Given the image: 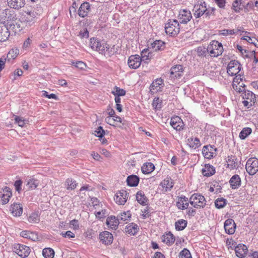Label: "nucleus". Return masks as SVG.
<instances>
[{"label":"nucleus","mask_w":258,"mask_h":258,"mask_svg":"<svg viewBox=\"0 0 258 258\" xmlns=\"http://www.w3.org/2000/svg\"><path fill=\"white\" fill-rule=\"evenodd\" d=\"M181 30L182 27L177 20H169L165 26L166 33L171 36H177Z\"/></svg>","instance_id":"obj_1"},{"label":"nucleus","mask_w":258,"mask_h":258,"mask_svg":"<svg viewBox=\"0 0 258 258\" xmlns=\"http://www.w3.org/2000/svg\"><path fill=\"white\" fill-rule=\"evenodd\" d=\"M90 45L92 49L102 54H105L106 51H109V45L103 40L100 41L95 38H91Z\"/></svg>","instance_id":"obj_2"},{"label":"nucleus","mask_w":258,"mask_h":258,"mask_svg":"<svg viewBox=\"0 0 258 258\" xmlns=\"http://www.w3.org/2000/svg\"><path fill=\"white\" fill-rule=\"evenodd\" d=\"M189 203L197 209L204 208L206 204L205 197L199 194H194L189 199Z\"/></svg>","instance_id":"obj_3"},{"label":"nucleus","mask_w":258,"mask_h":258,"mask_svg":"<svg viewBox=\"0 0 258 258\" xmlns=\"http://www.w3.org/2000/svg\"><path fill=\"white\" fill-rule=\"evenodd\" d=\"M210 55L213 57H217L221 55L223 51V48L221 43L218 41H212L208 46Z\"/></svg>","instance_id":"obj_4"},{"label":"nucleus","mask_w":258,"mask_h":258,"mask_svg":"<svg viewBox=\"0 0 258 258\" xmlns=\"http://www.w3.org/2000/svg\"><path fill=\"white\" fill-rule=\"evenodd\" d=\"M16 16L17 15L13 10L6 9L0 13V20L4 22H7V24H8L10 23L15 22L17 20Z\"/></svg>","instance_id":"obj_5"},{"label":"nucleus","mask_w":258,"mask_h":258,"mask_svg":"<svg viewBox=\"0 0 258 258\" xmlns=\"http://www.w3.org/2000/svg\"><path fill=\"white\" fill-rule=\"evenodd\" d=\"M13 250L22 258L27 257L30 252V248L29 247L19 243H15L13 244Z\"/></svg>","instance_id":"obj_6"},{"label":"nucleus","mask_w":258,"mask_h":258,"mask_svg":"<svg viewBox=\"0 0 258 258\" xmlns=\"http://www.w3.org/2000/svg\"><path fill=\"white\" fill-rule=\"evenodd\" d=\"M245 168L249 175L255 174L258 171V160L255 158H249L246 162Z\"/></svg>","instance_id":"obj_7"},{"label":"nucleus","mask_w":258,"mask_h":258,"mask_svg":"<svg viewBox=\"0 0 258 258\" xmlns=\"http://www.w3.org/2000/svg\"><path fill=\"white\" fill-rule=\"evenodd\" d=\"M242 69V66L236 60H231L227 66V73L229 75L233 76L237 74Z\"/></svg>","instance_id":"obj_8"},{"label":"nucleus","mask_w":258,"mask_h":258,"mask_svg":"<svg viewBox=\"0 0 258 258\" xmlns=\"http://www.w3.org/2000/svg\"><path fill=\"white\" fill-rule=\"evenodd\" d=\"M206 10L207 7L206 3L203 1H199L197 4L194 5L193 9L194 16L198 18L203 15H205Z\"/></svg>","instance_id":"obj_9"},{"label":"nucleus","mask_w":258,"mask_h":258,"mask_svg":"<svg viewBox=\"0 0 258 258\" xmlns=\"http://www.w3.org/2000/svg\"><path fill=\"white\" fill-rule=\"evenodd\" d=\"M37 13L34 11H31L26 13L21 19L22 21L26 23V26H30L36 21Z\"/></svg>","instance_id":"obj_10"},{"label":"nucleus","mask_w":258,"mask_h":258,"mask_svg":"<svg viewBox=\"0 0 258 258\" xmlns=\"http://www.w3.org/2000/svg\"><path fill=\"white\" fill-rule=\"evenodd\" d=\"M191 18L192 16L189 11L183 9L179 11L178 16V21L180 24H187Z\"/></svg>","instance_id":"obj_11"},{"label":"nucleus","mask_w":258,"mask_h":258,"mask_svg":"<svg viewBox=\"0 0 258 258\" xmlns=\"http://www.w3.org/2000/svg\"><path fill=\"white\" fill-rule=\"evenodd\" d=\"M142 58L138 55H133L129 57L128 59V65L131 69H137L141 65Z\"/></svg>","instance_id":"obj_12"},{"label":"nucleus","mask_w":258,"mask_h":258,"mask_svg":"<svg viewBox=\"0 0 258 258\" xmlns=\"http://www.w3.org/2000/svg\"><path fill=\"white\" fill-rule=\"evenodd\" d=\"M174 185L173 180L170 177H166L159 185V189L162 192H166L171 190Z\"/></svg>","instance_id":"obj_13"},{"label":"nucleus","mask_w":258,"mask_h":258,"mask_svg":"<svg viewBox=\"0 0 258 258\" xmlns=\"http://www.w3.org/2000/svg\"><path fill=\"white\" fill-rule=\"evenodd\" d=\"M170 125L177 131L183 130L185 125L181 118L177 116L171 118Z\"/></svg>","instance_id":"obj_14"},{"label":"nucleus","mask_w":258,"mask_h":258,"mask_svg":"<svg viewBox=\"0 0 258 258\" xmlns=\"http://www.w3.org/2000/svg\"><path fill=\"white\" fill-rule=\"evenodd\" d=\"M128 193L125 190L119 191L115 195L114 199L116 203L123 205L126 202Z\"/></svg>","instance_id":"obj_15"},{"label":"nucleus","mask_w":258,"mask_h":258,"mask_svg":"<svg viewBox=\"0 0 258 258\" xmlns=\"http://www.w3.org/2000/svg\"><path fill=\"white\" fill-rule=\"evenodd\" d=\"M217 151V149L214 146L209 145L204 146L203 148L202 153L205 158L210 159L213 157L214 152Z\"/></svg>","instance_id":"obj_16"},{"label":"nucleus","mask_w":258,"mask_h":258,"mask_svg":"<svg viewBox=\"0 0 258 258\" xmlns=\"http://www.w3.org/2000/svg\"><path fill=\"white\" fill-rule=\"evenodd\" d=\"M224 227L226 233L233 234L235 232L236 224L233 219H227L224 222Z\"/></svg>","instance_id":"obj_17"},{"label":"nucleus","mask_w":258,"mask_h":258,"mask_svg":"<svg viewBox=\"0 0 258 258\" xmlns=\"http://www.w3.org/2000/svg\"><path fill=\"white\" fill-rule=\"evenodd\" d=\"M248 249L246 246L243 244H239L235 246L236 255L239 258H244L247 253Z\"/></svg>","instance_id":"obj_18"},{"label":"nucleus","mask_w":258,"mask_h":258,"mask_svg":"<svg viewBox=\"0 0 258 258\" xmlns=\"http://www.w3.org/2000/svg\"><path fill=\"white\" fill-rule=\"evenodd\" d=\"M10 35V31L8 25L0 23V42L6 41Z\"/></svg>","instance_id":"obj_19"},{"label":"nucleus","mask_w":258,"mask_h":258,"mask_svg":"<svg viewBox=\"0 0 258 258\" xmlns=\"http://www.w3.org/2000/svg\"><path fill=\"white\" fill-rule=\"evenodd\" d=\"M10 210L14 216L19 217L23 213V207L20 203H14L11 205Z\"/></svg>","instance_id":"obj_20"},{"label":"nucleus","mask_w":258,"mask_h":258,"mask_svg":"<svg viewBox=\"0 0 258 258\" xmlns=\"http://www.w3.org/2000/svg\"><path fill=\"white\" fill-rule=\"evenodd\" d=\"M24 23L22 20H16L15 22L10 23L7 24L10 31H12L15 34L20 32L23 28L22 24Z\"/></svg>","instance_id":"obj_21"},{"label":"nucleus","mask_w":258,"mask_h":258,"mask_svg":"<svg viewBox=\"0 0 258 258\" xmlns=\"http://www.w3.org/2000/svg\"><path fill=\"white\" fill-rule=\"evenodd\" d=\"M99 239L102 243L108 245L112 242L113 236L111 233L108 231H104L100 233Z\"/></svg>","instance_id":"obj_22"},{"label":"nucleus","mask_w":258,"mask_h":258,"mask_svg":"<svg viewBox=\"0 0 258 258\" xmlns=\"http://www.w3.org/2000/svg\"><path fill=\"white\" fill-rule=\"evenodd\" d=\"M8 6L16 10H19L24 7L25 5V0H7Z\"/></svg>","instance_id":"obj_23"},{"label":"nucleus","mask_w":258,"mask_h":258,"mask_svg":"<svg viewBox=\"0 0 258 258\" xmlns=\"http://www.w3.org/2000/svg\"><path fill=\"white\" fill-rule=\"evenodd\" d=\"M90 10V5L89 3L85 2L81 4L78 10V15L81 17L86 16Z\"/></svg>","instance_id":"obj_24"},{"label":"nucleus","mask_w":258,"mask_h":258,"mask_svg":"<svg viewBox=\"0 0 258 258\" xmlns=\"http://www.w3.org/2000/svg\"><path fill=\"white\" fill-rule=\"evenodd\" d=\"M183 72V67L181 65L178 64L173 67L170 69L171 77L173 78H180Z\"/></svg>","instance_id":"obj_25"},{"label":"nucleus","mask_w":258,"mask_h":258,"mask_svg":"<svg viewBox=\"0 0 258 258\" xmlns=\"http://www.w3.org/2000/svg\"><path fill=\"white\" fill-rule=\"evenodd\" d=\"M3 194L1 197V201L3 205L7 204L10 201V198L12 196V193L9 187L6 186L3 188Z\"/></svg>","instance_id":"obj_26"},{"label":"nucleus","mask_w":258,"mask_h":258,"mask_svg":"<svg viewBox=\"0 0 258 258\" xmlns=\"http://www.w3.org/2000/svg\"><path fill=\"white\" fill-rule=\"evenodd\" d=\"M241 178L237 174L233 175L229 180L230 187L232 189H237L241 185Z\"/></svg>","instance_id":"obj_27"},{"label":"nucleus","mask_w":258,"mask_h":258,"mask_svg":"<svg viewBox=\"0 0 258 258\" xmlns=\"http://www.w3.org/2000/svg\"><path fill=\"white\" fill-rule=\"evenodd\" d=\"M202 173L204 176L209 177L215 174V169L212 165L206 164L202 169Z\"/></svg>","instance_id":"obj_28"},{"label":"nucleus","mask_w":258,"mask_h":258,"mask_svg":"<svg viewBox=\"0 0 258 258\" xmlns=\"http://www.w3.org/2000/svg\"><path fill=\"white\" fill-rule=\"evenodd\" d=\"M20 235L24 238L31 239L34 241H37L39 239V237L36 233L30 231H23L20 233Z\"/></svg>","instance_id":"obj_29"},{"label":"nucleus","mask_w":258,"mask_h":258,"mask_svg":"<svg viewBox=\"0 0 258 258\" xmlns=\"http://www.w3.org/2000/svg\"><path fill=\"white\" fill-rule=\"evenodd\" d=\"M106 223L111 228L116 229L120 222H119L117 217L116 218L115 216H111L107 218Z\"/></svg>","instance_id":"obj_30"},{"label":"nucleus","mask_w":258,"mask_h":258,"mask_svg":"<svg viewBox=\"0 0 258 258\" xmlns=\"http://www.w3.org/2000/svg\"><path fill=\"white\" fill-rule=\"evenodd\" d=\"M139 230V227L134 223L128 224L125 227L126 232L131 235H135Z\"/></svg>","instance_id":"obj_31"},{"label":"nucleus","mask_w":258,"mask_h":258,"mask_svg":"<svg viewBox=\"0 0 258 258\" xmlns=\"http://www.w3.org/2000/svg\"><path fill=\"white\" fill-rule=\"evenodd\" d=\"M152 48L155 51H162L165 48V43L161 40H155L151 43Z\"/></svg>","instance_id":"obj_32"},{"label":"nucleus","mask_w":258,"mask_h":258,"mask_svg":"<svg viewBox=\"0 0 258 258\" xmlns=\"http://www.w3.org/2000/svg\"><path fill=\"white\" fill-rule=\"evenodd\" d=\"M140 181L139 177L136 175H131L127 177V184L130 186H136L138 185Z\"/></svg>","instance_id":"obj_33"},{"label":"nucleus","mask_w":258,"mask_h":258,"mask_svg":"<svg viewBox=\"0 0 258 258\" xmlns=\"http://www.w3.org/2000/svg\"><path fill=\"white\" fill-rule=\"evenodd\" d=\"M162 241L168 245H171L175 241L174 236L171 232H169L166 235H163L162 238Z\"/></svg>","instance_id":"obj_34"},{"label":"nucleus","mask_w":258,"mask_h":258,"mask_svg":"<svg viewBox=\"0 0 258 258\" xmlns=\"http://www.w3.org/2000/svg\"><path fill=\"white\" fill-rule=\"evenodd\" d=\"M19 53V50L17 48L11 49L7 54L6 58L8 62H11V61L15 59Z\"/></svg>","instance_id":"obj_35"},{"label":"nucleus","mask_w":258,"mask_h":258,"mask_svg":"<svg viewBox=\"0 0 258 258\" xmlns=\"http://www.w3.org/2000/svg\"><path fill=\"white\" fill-rule=\"evenodd\" d=\"M187 143L189 146L193 149H197L201 145L200 140L197 138H189L187 139Z\"/></svg>","instance_id":"obj_36"},{"label":"nucleus","mask_w":258,"mask_h":258,"mask_svg":"<svg viewBox=\"0 0 258 258\" xmlns=\"http://www.w3.org/2000/svg\"><path fill=\"white\" fill-rule=\"evenodd\" d=\"M155 169L154 165L151 162H147L142 167V171L144 174H149L152 172Z\"/></svg>","instance_id":"obj_37"},{"label":"nucleus","mask_w":258,"mask_h":258,"mask_svg":"<svg viewBox=\"0 0 258 258\" xmlns=\"http://www.w3.org/2000/svg\"><path fill=\"white\" fill-rule=\"evenodd\" d=\"M136 200L139 203L142 205H146L148 201L144 192L141 190L137 192L136 194Z\"/></svg>","instance_id":"obj_38"},{"label":"nucleus","mask_w":258,"mask_h":258,"mask_svg":"<svg viewBox=\"0 0 258 258\" xmlns=\"http://www.w3.org/2000/svg\"><path fill=\"white\" fill-rule=\"evenodd\" d=\"M241 96L244 100H249L250 101H254L255 100V94L248 90H245L242 93Z\"/></svg>","instance_id":"obj_39"},{"label":"nucleus","mask_w":258,"mask_h":258,"mask_svg":"<svg viewBox=\"0 0 258 258\" xmlns=\"http://www.w3.org/2000/svg\"><path fill=\"white\" fill-rule=\"evenodd\" d=\"M66 188L68 190H74L77 185V182L73 178H68L66 181Z\"/></svg>","instance_id":"obj_40"},{"label":"nucleus","mask_w":258,"mask_h":258,"mask_svg":"<svg viewBox=\"0 0 258 258\" xmlns=\"http://www.w3.org/2000/svg\"><path fill=\"white\" fill-rule=\"evenodd\" d=\"M252 132L251 128L248 127H244L240 132L239 137L241 140L245 139Z\"/></svg>","instance_id":"obj_41"},{"label":"nucleus","mask_w":258,"mask_h":258,"mask_svg":"<svg viewBox=\"0 0 258 258\" xmlns=\"http://www.w3.org/2000/svg\"><path fill=\"white\" fill-rule=\"evenodd\" d=\"M187 224V222L185 220L181 219L178 220L175 223V229L178 231L183 230L186 227Z\"/></svg>","instance_id":"obj_42"},{"label":"nucleus","mask_w":258,"mask_h":258,"mask_svg":"<svg viewBox=\"0 0 258 258\" xmlns=\"http://www.w3.org/2000/svg\"><path fill=\"white\" fill-rule=\"evenodd\" d=\"M131 217V214L129 211L121 213L117 216L119 222H125L130 220Z\"/></svg>","instance_id":"obj_43"},{"label":"nucleus","mask_w":258,"mask_h":258,"mask_svg":"<svg viewBox=\"0 0 258 258\" xmlns=\"http://www.w3.org/2000/svg\"><path fill=\"white\" fill-rule=\"evenodd\" d=\"M13 116L15 123H17L19 126L24 127L28 122V120L25 119L23 117L15 115H13Z\"/></svg>","instance_id":"obj_44"},{"label":"nucleus","mask_w":258,"mask_h":258,"mask_svg":"<svg viewBox=\"0 0 258 258\" xmlns=\"http://www.w3.org/2000/svg\"><path fill=\"white\" fill-rule=\"evenodd\" d=\"M236 158L235 156H231L228 157V160L227 162L228 163V167L230 169H233L236 168L237 166V163L236 162Z\"/></svg>","instance_id":"obj_45"},{"label":"nucleus","mask_w":258,"mask_h":258,"mask_svg":"<svg viewBox=\"0 0 258 258\" xmlns=\"http://www.w3.org/2000/svg\"><path fill=\"white\" fill-rule=\"evenodd\" d=\"M197 52L199 56L206 57L210 55L208 47L206 48L203 46H199L197 48Z\"/></svg>","instance_id":"obj_46"},{"label":"nucleus","mask_w":258,"mask_h":258,"mask_svg":"<svg viewBox=\"0 0 258 258\" xmlns=\"http://www.w3.org/2000/svg\"><path fill=\"white\" fill-rule=\"evenodd\" d=\"M42 254L45 258H53L54 251L51 248H45L43 249Z\"/></svg>","instance_id":"obj_47"},{"label":"nucleus","mask_w":258,"mask_h":258,"mask_svg":"<svg viewBox=\"0 0 258 258\" xmlns=\"http://www.w3.org/2000/svg\"><path fill=\"white\" fill-rule=\"evenodd\" d=\"M111 93L116 96H123L125 95L126 92L123 89H120L119 87L115 86L114 87L113 90L111 92Z\"/></svg>","instance_id":"obj_48"},{"label":"nucleus","mask_w":258,"mask_h":258,"mask_svg":"<svg viewBox=\"0 0 258 258\" xmlns=\"http://www.w3.org/2000/svg\"><path fill=\"white\" fill-rule=\"evenodd\" d=\"M226 200L223 198H218L215 202V205L217 209L223 208L226 205Z\"/></svg>","instance_id":"obj_49"},{"label":"nucleus","mask_w":258,"mask_h":258,"mask_svg":"<svg viewBox=\"0 0 258 258\" xmlns=\"http://www.w3.org/2000/svg\"><path fill=\"white\" fill-rule=\"evenodd\" d=\"M38 183L39 181L38 180L30 179L28 181L27 186H28L29 189H33L37 187Z\"/></svg>","instance_id":"obj_50"},{"label":"nucleus","mask_w":258,"mask_h":258,"mask_svg":"<svg viewBox=\"0 0 258 258\" xmlns=\"http://www.w3.org/2000/svg\"><path fill=\"white\" fill-rule=\"evenodd\" d=\"M40 221L38 214L32 213L28 217V221L30 223H38Z\"/></svg>","instance_id":"obj_51"},{"label":"nucleus","mask_w":258,"mask_h":258,"mask_svg":"<svg viewBox=\"0 0 258 258\" xmlns=\"http://www.w3.org/2000/svg\"><path fill=\"white\" fill-rule=\"evenodd\" d=\"M179 258H192L190 251L186 248H184L179 254Z\"/></svg>","instance_id":"obj_52"},{"label":"nucleus","mask_w":258,"mask_h":258,"mask_svg":"<svg viewBox=\"0 0 258 258\" xmlns=\"http://www.w3.org/2000/svg\"><path fill=\"white\" fill-rule=\"evenodd\" d=\"M216 9L214 8L209 7L207 8V10L205 13L206 18L209 19L211 17L215 16V11Z\"/></svg>","instance_id":"obj_53"},{"label":"nucleus","mask_w":258,"mask_h":258,"mask_svg":"<svg viewBox=\"0 0 258 258\" xmlns=\"http://www.w3.org/2000/svg\"><path fill=\"white\" fill-rule=\"evenodd\" d=\"M104 134L105 131L101 126L98 127L96 130L95 131L94 135L100 138H102Z\"/></svg>","instance_id":"obj_54"},{"label":"nucleus","mask_w":258,"mask_h":258,"mask_svg":"<svg viewBox=\"0 0 258 258\" xmlns=\"http://www.w3.org/2000/svg\"><path fill=\"white\" fill-rule=\"evenodd\" d=\"M236 33L234 29H223L220 31V34L224 36L228 35H233Z\"/></svg>","instance_id":"obj_55"},{"label":"nucleus","mask_w":258,"mask_h":258,"mask_svg":"<svg viewBox=\"0 0 258 258\" xmlns=\"http://www.w3.org/2000/svg\"><path fill=\"white\" fill-rule=\"evenodd\" d=\"M162 100L159 98L154 99L152 105L155 109H160L161 108Z\"/></svg>","instance_id":"obj_56"},{"label":"nucleus","mask_w":258,"mask_h":258,"mask_svg":"<svg viewBox=\"0 0 258 258\" xmlns=\"http://www.w3.org/2000/svg\"><path fill=\"white\" fill-rule=\"evenodd\" d=\"M72 65L80 70H83L86 67V64L84 62L81 61L72 62Z\"/></svg>","instance_id":"obj_57"},{"label":"nucleus","mask_w":258,"mask_h":258,"mask_svg":"<svg viewBox=\"0 0 258 258\" xmlns=\"http://www.w3.org/2000/svg\"><path fill=\"white\" fill-rule=\"evenodd\" d=\"M241 4V0H235L232 4L233 9L236 12L239 11L240 8H238V6Z\"/></svg>","instance_id":"obj_58"},{"label":"nucleus","mask_w":258,"mask_h":258,"mask_svg":"<svg viewBox=\"0 0 258 258\" xmlns=\"http://www.w3.org/2000/svg\"><path fill=\"white\" fill-rule=\"evenodd\" d=\"M43 96H45L49 99H54L55 100H57L58 97L57 96L53 93H51L50 94H49L48 92L46 91H43Z\"/></svg>","instance_id":"obj_59"},{"label":"nucleus","mask_w":258,"mask_h":258,"mask_svg":"<svg viewBox=\"0 0 258 258\" xmlns=\"http://www.w3.org/2000/svg\"><path fill=\"white\" fill-rule=\"evenodd\" d=\"M22 184V181L21 180H17L15 182L14 185L16 191L18 192H20L21 190V186Z\"/></svg>","instance_id":"obj_60"},{"label":"nucleus","mask_w":258,"mask_h":258,"mask_svg":"<svg viewBox=\"0 0 258 258\" xmlns=\"http://www.w3.org/2000/svg\"><path fill=\"white\" fill-rule=\"evenodd\" d=\"M7 61V59L5 55L0 58V71L5 68V63Z\"/></svg>","instance_id":"obj_61"},{"label":"nucleus","mask_w":258,"mask_h":258,"mask_svg":"<svg viewBox=\"0 0 258 258\" xmlns=\"http://www.w3.org/2000/svg\"><path fill=\"white\" fill-rule=\"evenodd\" d=\"M106 214V210H102L101 211H98L95 213L96 218L101 219L105 217Z\"/></svg>","instance_id":"obj_62"},{"label":"nucleus","mask_w":258,"mask_h":258,"mask_svg":"<svg viewBox=\"0 0 258 258\" xmlns=\"http://www.w3.org/2000/svg\"><path fill=\"white\" fill-rule=\"evenodd\" d=\"M61 234L64 237H67L69 238H74L75 236V234L71 231H68L65 233L62 232Z\"/></svg>","instance_id":"obj_63"},{"label":"nucleus","mask_w":258,"mask_h":258,"mask_svg":"<svg viewBox=\"0 0 258 258\" xmlns=\"http://www.w3.org/2000/svg\"><path fill=\"white\" fill-rule=\"evenodd\" d=\"M79 35L81 38H87L89 37V32L87 29L81 30L80 32Z\"/></svg>","instance_id":"obj_64"}]
</instances>
